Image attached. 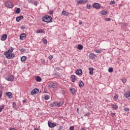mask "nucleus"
Here are the masks:
<instances>
[{
	"label": "nucleus",
	"instance_id": "nucleus-1",
	"mask_svg": "<svg viewBox=\"0 0 130 130\" xmlns=\"http://www.w3.org/2000/svg\"><path fill=\"white\" fill-rule=\"evenodd\" d=\"M42 21L45 23H51L52 17L49 15H46L42 18Z\"/></svg>",
	"mask_w": 130,
	"mask_h": 130
},
{
	"label": "nucleus",
	"instance_id": "nucleus-2",
	"mask_svg": "<svg viewBox=\"0 0 130 130\" xmlns=\"http://www.w3.org/2000/svg\"><path fill=\"white\" fill-rule=\"evenodd\" d=\"M4 55L6 56V58L8 59H12L15 57V54L8 53V52H5Z\"/></svg>",
	"mask_w": 130,
	"mask_h": 130
},
{
	"label": "nucleus",
	"instance_id": "nucleus-3",
	"mask_svg": "<svg viewBox=\"0 0 130 130\" xmlns=\"http://www.w3.org/2000/svg\"><path fill=\"white\" fill-rule=\"evenodd\" d=\"M14 78V75H9L6 77V80L9 82H13Z\"/></svg>",
	"mask_w": 130,
	"mask_h": 130
},
{
	"label": "nucleus",
	"instance_id": "nucleus-4",
	"mask_svg": "<svg viewBox=\"0 0 130 130\" xmlns=\"http://www.w3.org/2000/svg\"><path fill=\"white\" fill-rule=\"evenodd\" d=\"M5 6L9 9H11L14 7V5L10 2V1H7L5 3Z\"/></svg>",
	"mask_w": 130,
	"mask_h": 130
},
{
	"label": "nucleus",
	"instance_id": "nucleus-5",
	"mask_svg": "<svg viewBox=\"0 0 130 130\" xmlns=\"http://www.w3.org/2000/svg\"><path fill=\"white\" fill-rule=\"evenodd\" d=\"M39 92V89L38 88H35L31 91L30 93L31 95H35L36 94L38 93Z\"/></svg>",
	"mask_w": 130,
	"mask_h": 130
},
{
	"label": "nucleus",
	"instance_id": "nucleus-6",
	"mask_svg": "<svg viewBox=\"0 0 130 130\" xmlns=\"http://www.w3.org/2000/svg\"><path fill=\"white\" fill-rule=\"evenodd\" d=\"M92 8L99 10V9L101 8L100 4H99V3H94L92 5Z\"/></svg>",
	"mask_w": 130,
	"mask_h": 130
},
{
	"label": "nucleus",
	"instance_id": "nucleus-7",
	"mask_svg": "<svg viewBox=\"0 0 130 130\" xmlns=\"http://www.w3.org/2000/svg\"><path fill=\"white\" fill-rule=\"evenodd\" d=\"M26 37H27V35L26 34H22L20 36V40H25L26 39Z\"/></svg>",
	"mask_w": 130,
	"mask_h": 130
},
{
	"label": "nucleus",
	"instance_id": "nucleus-8",
	"mask_svg": "<svg viewBox=\"0 0 130 130\" xmlns=\"http://www.w3.org/2000/svg\"><path fill=\"white\" fill-rule=\"evenodd\" d=\"M48 124L49 125V127L52 128V127H54V126H56V124L54 123H52L50 121H49L48 122Z\"/></svg>",
	"mask_w": 130,
	"mask_h": 130
},
{
	"label": "nucleus",
	"instance_id": "nucleus-9",
	"mask_svg": "<svg viewBox=\"0 0 130 130\" xmlns=\"http://www.w3.org/2000/svg\"><path fill=\"white\" fill-rule=\"evenodd\" d=\"M6 95L9 98V99H12L13 97V93L11 92H8L6 93Z\"/></svg>",
	"mask_w": 130,
	"mask_h": 130
},
{
	"label": "nucleus",
	"instance_id": "nucleus-10",
	"mask_svg": "<svg viewBox=\"0 0 130 130\" xmlns=\"http://www.w3.org/2000/svg\"><path fill=\"white\" fill-rule=\"evenodd\" d=\"M124 96L127 98V99L130 100V91L125 92L124 94Z\"/></svg>",
	"mask_w": 130,
	"mask_h": 130
},
{
	"label": "nucleus",
	"instance_id": "nucleus-11",
	"mask_svg": "<svg viewBox=\"0 0 130 130\" xmlns=\"http://www.w3.org/2000/svg\"><path fill=\"white\" fill-rule=\"evenodd\" d=\"M76 75H82L83 74V71H82V69H78L76 71Z\"/></svg>",
	"mask_w": 130,
	"mask_h": 130
},
{
	"label": "nucleus",
	"instance_id": "nucleus-12",
	"mask_svg": "<svg viewBox=\"0 0 130 130\" xmlns=\"http://www.w3.org/2000/svg\"><path fill=\"white\" fill-rule=\"evenodd\" d=\"M71 78L72 79V82H73V83H75L76 80H77V76L74 75H72L71 76Z\"/></svg>",
	"mask_w": 130,
	"mask_h": 130
},
{
	"label": "nucleus",
	"instance_id": "nucleus-13",
	"mask_svg": "<svg viewBox=\"0 0 130 130\" xmlns=\"http://www.w3.org/2000/svg\"><path fill=\"white\" fill-rule=\"evenodd\" d=\"M7 38H8V35L5 34L3 35L1 38V40L2 41H5L6 40H7Z\"/></svg>",
	"mask_w": 130,
	"mask_h": 130
},
{
	"label": "nucleus",
	"instance_id": "nucleus-14",
	"mask_svg": "<svg viewBox=\"0 0 130 130\" xmlns=\"http://www.w3.org/2000/svg\"><path fill=\"white\" fill-rule=\"evenodd\" d=\"M49 88H57V85L56 84L53 83L49 85Z\"/></svg>",
	"mask_w": 130,
	"mask_h": 130
},
{
	"label": "nucleus",
	"instance_id": "nucleus-15",
	"mask_svg": "<svg viewBox=\"0 0 130 130\" xmlns=\"http://www.w3.org/2000/svg\"><path fill=\"white\" fill-rule=\"evenodd\" d=\"M22 19H24V17L22 15H20V16L16 17V21L17 22H20V20H22Z\"/></svg>",
	"mask_w": 130,
	"mask_h": 130
},
{
	"label": "nucleus",
	"instance_id": "nucleus-16",
	"mask_svg": "<svg viewBox=\"0 0 130 130\" xmlns=\"http://www.w3.org/2000/svg\"><path fill=\"white\" fill-rule=\"evenodd\" d=\"M89 58H90V59H94V58H95V54H94L93 53H91L89 55Z\"/></svg>",
	"mask_w": 130,
	"mask_h": 130
},
{
	"label": "nucleus",
	"instance_id": "nucleus-17",
	"mask_svg": "<svg viewBox=\"0 0 130 130\" xmlns=\"http://www.w3.org/2000/svg\"><path fill=\"white\" fill-rule=\"evenodd\" d=\"M62 14L63 15V16H68L70 15V13H69L68 12H67L66 11H63L62 12Z\"/></svg>",
	"mask_w": 130,
	"mask_h": 130
},
{
	"label": "nucleus",
	"instance_id": "nucleus-18",
	"mask_svg": "<svg viewBox=\"0 0 130 130\" xmlns=\"http://www.w3.org/2000/svg\"><path fill=\"white\" fill-rule=\"evenodd\" d=\"M111 107L114 109V110H116V109L118 108V106H117V105L113 104H111Z\"/></svg>",
	"mask_w": 130,
	"mask_h": 130
},
{
	"label": "nucleus",
	"instance_id": "nucleus-19",
	"mask_svg": "<svg viewBox=\"0 0 130 130\" xmlns=\"http://www.w3.org/2000/svg\"><path fill=\"white\" fill-rule=\"evenodd\" d=\"M13 51H14V48L11 47L8 51H6V52H7V53H12Z\"/></svg>",
	"mask_w": 130,
	"mask_h": 130
},
{
	"label": "nucleus",
	"instance_id": "nucleus-20",
	"mask_svg": "<svg viewBox=\"0 0 130 130\" xmlns=\"http://www.w3.org/2000/svg\"><path fill=\"white\" fill-rule=\"evenodd\" d=\"M79 86L80 88H82L84 86V82L82 81H80L79 82Z\"/></svg>",
	"mask_w": 130,
	"mask_h": 130
},
{
	"label": "nucleus",
	"instance_id": "nucleus-21",
	"mask_svg": "<svg viewBox=\"0 0 130 130\" xmlns=\"http://www.w3.org/2000/svg\"><path fill=\"white\" fill-rule=\"evenodd\" d=\"M70 91H71V93L73 94H75V93H76V89H75L74 88H70Z\"/></svg>",
	"mask_w": 130,
	"mask_h": 130
},
{
	"label": "nucleus",
	"instance_id": "nucleus-22",
	"mask_svg": "<svg viewBox=\"0 0 130 130\" xmlns=\"http://www.w3.org/2000/svg\"><path fill=\"white\" fill-rule=\"evenodd\" d=\"M36 81L37 82H41V77H40L39 76H37L36 77Z\"/></svg>",
	"mask_w": 130,
	"mask_h": 130
},
{
	"label": "nucleus",
	"instance_id": "nucleus-23",
	"mask_svg": "<svg viewBox=\"0 0 130 130\" xmlns=\"http://www.w3.org/2000/svg\"><path fill=\"white\" fill-rule=\"evenodd\" d=\"M62 104H63V102H60L59 103H56V106H57L58 107H60V106H61V105H62Z\"/></svg>",
	"mask_w": 130,
	"mask_h": 130
},
{
	"label": "nucleus",
	"instance_id": "nucleus-24",
	"mask_svg": "<svg viewBox=\"0 0 130 130\" xmlns=\"http://www.w3.org/2000/svg\"><path fill=\"white\" fill-rule=\"evenodd\" d=\"M26 59H27V57H26L25 56H23L21 57V61H25V60H26Z\"/></svg>",
	"mask_w": 130,
	"mask_h": 130
},
{
	"label": "nucleus",
	"instance_id": "nucleus-25",
	"mask_svg": "<svg viewBox=\"0 0 130 130\" xmlns=\"http://www.w3.org/2000/svg\"><path fill=\"white\" fill-rule=\"evenodd\" d=\"M93 68H89V74L90 75H92L93 74Z\"/></svg>",
	"mask_w": 130,
	"mask_h": 130
},
{
	"label": "nucleus",
	"instance_id": "nucleus-26",
	"mask_svg": "<svg viewBox=\"0 0 130 130\" xmlns=\"http://www.w3.org/2000/svg\"><path fill=\"white\" fill-rule=\"evenodd\" d=\"M15 13L16 14H20V13H21V9L19 8H17Z\"/></svg>",
	"mask_w": 130,
	"mask_h": 130
},
{
	"label": "nucleus",
	"instance_id": "nucleus-27",
	"mask_svg": "<svg viewBox=\"0 0 130 130\" xmlns=\"http://www.w3.org/2000/svg\"><path fill=\"white\" fill-rule=\"evenodd\" d=\"M101 13L102 14V15H106L107 14V11L102 10V11H101Z\"/></svg>",
	"mask_w": 130,
	"mask_h": 130
},
{
	"label": "nucleus",
	"instance_id": "nucleus-28",
	"mask_svg": "<svg viewBox=\"0 0 130 130\" xmlns=\"http://www.w3.org/2000/svg\"><path fill=\"white\" fill-rule=\"evenodd\" d=\"M44 29L38 30L37 33H44Z\"/></svg>",
	"mask_w": 130,
	"mask_h": 130
},
{
	"label": "nucleus",
	"instance_id": "nucleus-29",
	"mask_svg": "<svg viewBox=\"0 0 130 130\" xmlns=\"http://www.w3.org/2000/svg\"><path fill=\"white\" fill-rule=\"evenodd\" d=\"M94 51H95V52H96V53H101V52H102V50L96 49Z\"/></svg>",
	"mask_w": 130,
	"mask_h": 130
},
{
	"label": "nucleus",
	"instance_id": "nucleus-30",
	"mask_svg": "<svg viewBox=\"0 0 130 130\" xmlns=\"http://www.w3.org/2000/svg\"><path fill=\"white\" fill-rule=\"evenodd\" d=\"M78 49H79V50H82V49H83V46H82V45H78Z\"/></svg>",
	"mask_w": 130,
	"mask_h": 130
},
{
	"label": "nucleus",
	"instance_id": "nucleus-31",
	"mask_svg": "<svg viewBox=\"0 0 130 130\" xmlns=\"http://www.w3.org/2000/svg\"><path fill=\"white\" fill-rule=\"evenodd\" d=\"M12 105H13V108H14V109H17V105L16 104V103L13 102L12 104Z\"/></svg>",
	"mask_w": 130,
	"mask_h": 130
},
{
	"label": "nucleus",
	"instance_id": "nucleus-32",
	"mask_svg": "<svg viewBox=\"0 0 130 130\" xmlns=\"http://www.w3.org/2000/svg\"><path fill=\"white\" fill-rule=\"evenodd\" d=\"M50 106H51V107H54L56 106V103L53 102V103L50 104Z\"/></svg>",
	"mask_w": 130,
	"mask_h": 130
},
{
	"label": "nucleus",
	"instance_id": "nucleus-33",
	"mask_svg": "<svg viewBox=\"0 0 130 130\" xmlns=\"http://www.w3.org/2000/svg\"><path fill=\"white\" fill-rule=\"evenodd\" d=\"M54 75L56 77H58V78H59L60 77V74H59V73H55Z\"/></svg>",
	"mask_w": 130,
	"mask_h": 130
},
{
	"label": "nucleus",
	"instance_id": "nucleus-34",
	"mask_svg": "<svg viewBox=\"0 0 130 130\" xmlns=\"http://www.w3.org/2000/svg\"><path fill=\"white\" fill-rule=\"evenodd\" d=\"M77 4L79 5V4H81V5L84 4V2H83V0H79L77 2Z\"/></svg>",
	"mask_w": 130,
	"mask_h": 130
},
{
	"label": "nucleus",
	"instance_id": "nucleus-35",
	"mask_svg": "<svg viewBox=\"0 0 130 130\" xmlns=\"http://www.w3.org/2000/svg\"><path fill=\"white\" fill-rule=\"evenodd\" d=\"M108 72H109V73H112V72H113V68H110L108 69Z\"/></svg>",
	"mask_w": 130,
	"mask_h": 130
},
{
	"label": "nucleus",
	"instance_id": "nucleus-36",
	"mask_svg": "<svg viewBox=\"0 0 130 130\" xmlns=\"http://www.w3.org/2000/svg\"><path fill=\"white\" fill-rule=\"evenodd\" d=\"M49 98H50V96L48 95H46L45 96V100H48Z\"/></svg>",
	"mask_w": 130,
	"mask_h": 130
},
{
	"label": "nucleus",
	"instance_id": "nucleus-37",
	"mask_svg": "<svg viewBox=\"0 0 130 130\" xmlns=\"http://www.w3.org/2000/svg\"><path fill=\"white\" fill-rule=\"evenodd\" d=\"M5 108V106L3 105L1 107H0V112H2L3 111V110Z\"/></svg>",
	"mask_w": 130,
	"mask_h": 130
},
{
	"label": "nucleus",
	"instance_id": "nucleus-38",
	"mask_svg": "<svg viewBox=\"0 0 130 130\" xmlns=\"http://www.w3.org/2000/svg\"><path fill=\"white\" fill-rule=\"evenodd\" d=\"M87 8L88 10H90V9L92 8V6H91L90 4H87Z\"/></svg>",
	"mask_w": 130,
	"mask_h": 130
},
{
	"label": "nucleus",
	"instance_id": "nucleus-39",
	"mask_svg": "<svg viewBox=\"0 0 130 130\" xmlns=\"http://www.w3.org/2000/svg\"><path fill=\"white\" fill-rule=\"evenodd\" d=\"M43 41L44 42V44H47V40L44 39V40H43Z\"/></svg>",
	"mask_w": 130,
	"mask_h": 130
},
{
	"label": "nucleus",
	"instance_id": "nucleus-40",
	"mask_svg": "<svg viewBox=\"0 0 130 130\" xmlns=\"http://www.w3.org/2000/svg\"><path fill=\"white\" fill-rule=\"evenodd\" d=\"M20 52H25V51H26V50L24 48H22L20 50Z\"/></svg>",
	"mask_w": 130,
	"mask_h": 130
},
{
	"label": "nucleus",
	"instance_id": "nucleus-41",
	"mask_svg": "<svg viewBox=\"0 0 130 130\" xmlns=\"http://www.w3.org/2000/svg\"><path fill=\"white\" fill-rule=\"evenodd\" d=\"M124 110L126 111V112H127V111H129V109L128 108H125Z\"/></svg>",
	"mask_w": 130,
	"mask_h": 130
},
{
	"label": "nucleus",
	"instance_id": "nucleus-42",
	"mask_svg": "<svg viewBox=\"0 0 130 130\" xmlns=\"http://www.w3.org/2000/svg\"><path fill=\"white\" fill-rule=\"evenodd\" d=\"M48 58H49V59H50V60H51V59H52V58H53V56H52V55L49 56Z\"/></svg>",
	"mask_w": 130,
	"mask_h": 130
},
{
	"label": "nucleus",
	"instance_id": "nucleus-43",
	"mask_svg": "<svg viewBox=\"0 0 130 130\" xmlns=\"http://www.w3.org/2000/svg\"><path fill=\"white\" fill-rule=\"evenodd\" d=\"M20 28L22 29V30H24V29H25L26 28V27H25V26L24 25H22L20 27Z\"/></svg>",
	"mask_w": 130,
	"mask_h": 130
},
{
	"label": "nucleus",
	"instance_id": "nucleus-44",
	"mask_svg": "<svg viewBox=\"0 0 130 130\" xmlns=\"http://www.w3.org/2000/svg\"><path fill=\"white\" fill-rule=\"evenodd\" d=\"M2 96H3V91L0 90V99L2 98Z\"/></svg>",
	"mask_w": 130,
	"mask_h": 130
},
{
	"label": "nucleus",
	"instance_id": "nucleus-45",
	"mask_svg": "<svg viewBox=\"0 0 130 130\" xmlns=\"http://www.w3.org/2000/svg\"><path fill=\"white\" fill-rule=\"evenodd\" d=\"M70 130H75V127H74L73 126H71L70 127Z\"/></svg>",
	"mask_w": 130,
	"mask_h": 130
},
{
	"label": "nucleus",
	"instance_id": "nucleus-46",
	"mask_svg": "<svg viewBox=\"0 0 130 130\" xmlns=\"http://www.w3.org/2000/svg\"><path fill=\"white\" fill-rule=\"evenodd\" d=\"M111 115L112 117H114V116H115V113H111Z\"/></svg>",
	"mask_w": 130,
	"mask_h": 130
},
{
	"label": "nucleus",
	"instance_id": "nucleus-47",
	"mask_svg": "<svg viewBox=\"0 0 130 130\" xmlns=\"http://www.w3.org/2000/svg\"><path fill=\"white\" fill-rule=\"evenodd\" d=\"M110 20H111V19H110V18H106V21H107V22L110 21Z\"/></svg>",
	"mask_w": 130,
	"mask_h": 130
},
{
	"label": "nucleus",
	"instance_id": "nucleus-48",
	"mask_svg": "<svg viewBox=\"0 0 130 130\" xmlns=\"http://www.w3.org/2000/svg\"><path fill=\"white\" fill-rule=\"evenodd\" d=\"M122 83H126V79H122Z\"/></svg>",
	"mask_w": 130,
	"mask_h": 130
},
{
	"label": "nucleus",
	"instance_id": "nucleus-49",
	"mask_svg": "<svg viewBox=\"0 0 130 130\" xmlns=\"http://www.w3.org/2000/svg\"><path fill=\"white\" fill-rule=\"evenodd\" d=\"M88 2V0H83V3L84 4H86Z\"/></svg>",
	"mask_w": 130,
	"mask_h": 130
},
{
	"label": "nucleus",
	"instance_id": "nucleus-50",
	"mask_svg": "<svg viewBox=\"0 0 130 130\" xmlns=\"http://www.w3.org/2000/svg\"><path fill=\"white\" fill-rule=\"evenodd\" d=\"M49 14H50V15H52L53 14V11L50 10L49 11Z\"/></svg>",
	"mask_w": 130,
	"mask_h": 130
},
{
	"label": "nucleus",
	"instance_id": "nucleus-51",
	"mask_svg": "<svg viewBox=\"0 0 130 130\" xmlns=\"http://www.w3.org/2000/svg\"><path fill=\"white\" fill-rule=\"evenodd\" d=\"M115 4V2L114 1H111V2L110 3V5H113Z\"/></svg>",
	"mask_w": 130,
	"mask_h": 130
},
{
	"label": "nucleus",
	"instance_id": "nucleus-52",
	"mask_svg": "<svg viewBox=\"0 0 130 130\" xmlns=\"http://www.w3.org/2000/svg\"><path fill=\"white\" fill-rule=\"evenodd\" d=\"M23 103H26L27 102V100H23L22 101Z\"/></svg>",
	"mask_w": 130,
	"mask_h": 130
},
{
	"label": "nucleus",
	"instance_id": "nucleus-53",
	"mask_svg": "<svg viewBox=\"0 0 130 130\" xmlns=\"http://www.w3.org/2000/svg\"><path fill=\"white\" fill-rule=\"evenodd\" d=\"M90 114V113H87L85 114L84 116H88Z\"/></svg>",
	"mask_w": 130,
	"mask_h": 130
},
{
	"label": "nucleus",
	"instance_id": "nucleus-54",
	"mask_svg": "<svg viewBox=\"0 0 130 130\" xmlns=\"http://www.w3.org/2000/svg\"><path fill=\"white\" fill-rule=\"evenodd\" d=\"M34 5H35V6H37V5H38L37 2H35L34 3Z\"/></svg>",
	"mask_w": 130,
	"mask_h": 130
},
{
	"label": "nucleus",
	"instance_id": "nucleus-55",
	"mask_svg": "<svg viewBox=\"0 0 130 130\" xmlns=\"http://www.w3.org/2000/svg\"><path fill=\"white\" fill-rule=\"evenodd\" d=\"M9 130H17L14 128H11Z\"/></svg>",
	"mask_w": 130,
	"mask_h": 130
},
{
	"label": "nucleus",
	"instance_id": "nucleus-56",
	"mask_svg": "<svg viewBox=\"0 0 130 130\" xmlns=\"http://www.w3.org/2000/svg\"><path fill=\"white\" fill-rule=\"evenodd\" d=\"M79 25H82V24H83L82 22H79Z\"/></svg>",
	"mask_w": 130,
	"mask_h": 130
},
{
	"label": "nucleus",
	"instance_id": "nucleus-57",
	"mask_svg": "<svg viewBox=\"0 0 130 130\" xmlns=\"http://www.w3.org/2000/svg\"><path fill=\"white\" fill-rule=\"evenodd\" d=\"M59 129L58 130H60V129L61 128V127L60 126L58 127Z\"/></svg>",
	"mask_w": 130,
	"mask_h": 130
},
{
	"label": "nucleus",
	"instance_id": "nucleus-58",
	"mask_svg": "<svg viewBox=\"0 0 130 130\" xmlns=\"http://www.w3.org/2000/svg\"><path fill=\"white\" fill-rule=\"evenodd\" d=\"M81 130H86L85 128H82Z\"/></svg>",
	"mask_w": 130,
	"mask_h": 130
},
{
	"label": "nucleus",
	"instance_id": "nucleus-59",
	"mask_svg": "<svg viewBox=\"0 0 130 130\" xmlns=\"http://www.w3.org/2000/svg\"><path fill=\"white\" fill-rule=\"evenodd\" d=\"M77 111H79V109H77Z\"/></svg>",
	"mask_w": 130,
	"mask_h": 130
}]
</instances>
